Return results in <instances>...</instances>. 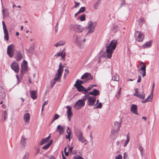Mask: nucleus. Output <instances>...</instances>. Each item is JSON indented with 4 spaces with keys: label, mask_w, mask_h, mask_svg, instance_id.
I'll use <instances>...</instances> for the list:
<instances>
[{
    "label": "nucleus",
    "mask_w": 159,
    "mask_h": 159,
    "mask_svg": "<svg viewBox=\"0 0 159 159\" xmlns=\"http://www.w3.org/2000/svg\"><path fill=\"white\" fill-rule=\"evenodd\" d=\"M135 93H134L137 94L138 93V89L136 88L135 89Z\"/></svg>",
    "instance_id": "63"
},
{
    "label": "nucleus",
    "mask_w": 159,
    "mask_h": 159,
    "mask_svg": "<svg viewBox=\"0 0 159 159\" xmlns=\"http://www.w3.org/2000/svg\"><path fill=\"white\" fill-rule=\"evenodd\" d=\"M27 139L24 136H22L20 139V144L25 147Z\"/></svg>",
    "instance_id": "25"
},
{
    "label": "nucleus",
    "mask_w": 159,
    "mask_h": 159,
    "mask_svg": "<svg viewBox=\"0 0 159 159\" xmlns=\"http://www.w3.org/2000/svg\"><path fill=\"white\" fill-rule=\"evenodd\" d=\"M154 84H153L152 89V93L151 94L149 95L148 97L145 99L144 100H143L142 101V102L144 103L147 102H151L152 100V92L154 90Z\"/></svg>",
    "instance_id": "13"
},
{
    "label": "nucleus",
    "mask_w": 159,
    "mask_h": 159,
    "mask_svg": "<svg viewBox=\"0 0 159 159\" xmlns=\"http://www.w3.org/2000/svg\"><path fill=\"white\" fill-rule=\"evenodd\" d=\"M85 95L84 96V97L82 99H81L82 100H83L84 102H85V101L87 99H88L89 97V93H87L84 94Z\"/></svg>",
    "instance_id": "36"
},
{
    "label": "nucleus",
    "mask_w": 159,
    "mask_h": 159,
    "mask_svg": "<svg viewBox=\"0 0 159 159\" xmlns=\"http://www.w3.org/2000/svg\"><path fill=\"white\" fill-rule=\"evenodd\" d=\"M141 76L140 75H139V76H138V79L137 80V82H139V83L141 81Z\"/></svg>",
    "instance_id": "57"
},
{
    "label": "nucleus",
    "mask_w": 159,
    "mask_h": 159,
    "mask_svg": "<svg viewBox=\"0 0 159 159\" xmlns=\"http://www.w3.org/2000/svg\"><path fill=\"white\" fill-rule=\"evenodd\" d=\"M75 5L74 7V8H76L80 4V2H75Z\"/></svg>",
    "instance_id": "56"
},
{
    "label": "nucleus",
    "mask_w": 159,
    "mask_h": 159,
    "mask_svg": "<svg viewBox=\"0 0 159 159\" xmlns=\"http://www.w3.org/2000/svg\"><path fill=\"white\" fill-rule=\"evenodd\" d=\"M75 87L77 89L79 92H82L84 91V87L82 85H78L77 84H75L74 85Z\"/></svg>",
    "instance_id": "19"
},
{
    "label": "nucleus",
    "mask_w": 159,
    "mask_h": 159,
    "mask_svg": "<svg viewBox=\"0 0 159 159\" xmlns=\"http://www.w3.org/2000/svg\"><path fill=\"white\" fill-rule=\"evenodd\" d=\"M85 7H81L79 11V12H84L85 11Z\"/></svg>",
    "instance_id": "45"
},
{
    "label": "nucleus",
    "mask_w": 159,
    "mask_h": 159,
    "mask_svg": "<svg viewBox=\"0 0 159 159\" xmlns=\"http://www.w3.org/2000/svg\"><path fill=\"white\" fill-rule=\"evenodd\" d=\"M81 79L88 82L89 80L93 79V77L90 73H86L81 76Z\"/></svg>",
    "instance_id": "9"
},
{
    "label": "nucleus",
    "mask_w": 159,
    "mask_h": 159,
    "mask_svg": "<svg viewBox=\"0 0 159 159\" xmlns=\"http://www.w3.org/2000/svg\"><path fill=\"white\" fill-rule=\"evenodd\" d=\"M143 21L144 19L143 18H140L138 20V23L139 25H140V26H141V25L143 24Z\"/></svg>",
    "instance_id": "41"
},
{
    "label": "nucleus",
    "mask_w": 159,
    "mask_h": 159,
    "mask_svg": "<svg viewBox=\"0 0 159 159\" xmlns=\"http://www.w3.org/2000/svg\"><path fill=\"white\" fill-rule=\"evenodd\" d=\"M88 25L89 31L87 35L89 33H93L94 31L95 28L97 25V23L95 21L93 22L91 21H89L88 23Z\"/></svg>",
    "instance_id": "4"
},
{
    "label": "nucleus",
    "mask_w": 159,
    "mask_h": 159,
    "mask_svg": "<svg viewBox=\"0 0 159 159\" xmlns=\"http://www.w3.org/2000/svg\"><path fill=\"white\" fill-rule=\"evenodd\" d=\"M65 50V48H64L61 51V56L62 59H64L66 56V53L64 52Z\"/></svg>",
    "instance_id": "35"
},
{
    "label": "nucleus",
    "mask_w": 159,
    "mask_h": 159,
    "mask_svg": "<svg viewBox=\"0 0 159 159\" xmlns=\"http://www.w3.org/2000/svg\"><path fill=\"white\" fill-rule=\"evenodd\" d=\"M100 0H98L94 4L93 7L94 9H98V6L100 4Z\"/></svg>",
    "instance_id": "33"
},
{
    "label": "nucleus",
    "mask_w": 159,
    "mask_h": 159,
    "mask_svg": "<svg viewBox=\"0 0 159 159\" xmlns=\"http://www.w3.org/2000/svg\"><path fill=\"white\" fill-rule=\"evenodd\" d=\"M121 122V120H120V123L117 121L114 122V125H112L113 129H112L111 132V137L113 139L115 138L119 130Z\"/></svg>",
    "instance_id": "2"
},
{
    "label": "nucleus",
    "mask_w": 159,
    "mask_h": 159,
    "mask_svg": "<svg viewBox=\"0 0 159 159\" xmlns=\"http://www.w3.org/2000/svg\"><path fill=\"white\" fill-rule=\"evenodd\" d=\"M58 22H57V23L55 26V32H57V30H58V29H57V26H58Z\"/></svg>",
    "instance_id": "53"
},
{
    "label": "nucleus",
    "mask_w": 159,
    "mask_h": 159,
    "mask_svg": "<svg viewBox=\"0 0 159 159\" xmlns=\"http://www.w3.org/2000/svg\"><path fill=\"white\" fill-rule=\"evenodd\" d=\"M137 106L135 104H133L131 107L130 110L131 112L134 114L138 115L139 114L137 111Z\"/></svg>",
    "instance_id": "16"
},
{
    "label": "nucleus",
    "mask_w": 159,
    "mask_h": 159,
    "mask_svg": "<svg viewBox=\"0 0 159 159\" xmlns=\"http://www.w3.org/2000/svg\"><path fill=\"white\" fill-rule=\"evenodd\" d=\"M65 128V126H61L60 125H58L56 128L57 131H58L59 134H62L64 132V130Z\"/></svg>",
    "instance_id": "14"
},
{
    "label": "nucleus",
    "mask_w": 159,
    "mask_h": 159,
    "mask_svg": "<svg viewBox=\"0 0 159 159\" xmlns=\"http://www.w3.org/2000/svg\"><path fill=\"white\" fill-rule=\"evenodd\" d=\"M117 43V40L115 39L113 40L108 45L107 43L106 44V52L107 54V56H101V57H105L106 58L110 59L111 56L113 51L115 49Z\"/></svg>",
    "instance_id": "1"
},
{
    "label": "nucleus",
    "mask_w": 159,
    "mask_h": 159,
    "mask_svg": "<svg viewBox=\"0 0 159 159\" xmlns=\"http://www.w3.org/2000/svg\"><path fill=\"white\" fill-rule=\"evenodd\" d=\"M140 92H139L137 94L134 93V95L141 99H144L145 98V94L143 93L141 94H140Z\"/></svg>",
    "instance_id": "28"
},
{
    "label": "nucleus",
    "mask_w": 159,
    "mask_h": 159,
    "mask_svg": "<svg viewBox=\"0 0 159 159\" xmlns=\"http://www.w3.org/2000/svg\"><path fill=\"white\" fill-rule=\"evenodd\" d=\"M85 102L83 100L79 99L78 100L74 106V108L76 110H79L85 105Z\"/></svg>",
    "instance_id": "6"
},
{
    "label": "nucleus",
    "mask_w": 159,
    "mask_h": 159,
    "mask_svg": "<svg viewBox=\"0 0 159 159\" xmlns=\"http://www.w3.org/2000/svg\"><path fill=\"white\" fill-rule=\"evenodd\" d=\"M79 18L80 21H84L85 19V14H83Z\"/></svg>",
    "instance_id": "42"
},
{
    "label": "nucleus",
    "mask_w": 159,
    "mask_h": 159,
    "mask_svg": "<svg viewBox=\"0 0 159 159\" xmlns=\"http://www.w3.org/2000/svg\"><path fill=\"white\" fill-rule=\"evenodd\" d=\"M75 134L78 138V140L82 143H85V144L87 143V141L83 136L81 131L80 129L76 128L75 129Z\"/></svg>",
    "instance_id": "3"
},
{
    "label": "nucleus",
    "mask_w": 159,
    "mask_h": 159,
    "mask_svg": "<svg viewBox=\"0 0 159 159\" xmlns=\"http://www.w3.org/2000/svg\"><path fill=\"white\" fill-rule=\"evenodd\" d=\"M14 46L13 44H11L8 47L7 53V55L10 57H12L14 55Z\"/></svg>",
    "instance_id": "8"
},
{
    "label": "nucleus",
    "mask_w": 159,
    "mask_h": 159,
    "mask_svg": "<svg viewBox=\"0 0 159 159\" xmlns=\"http://www.w3.org/2000/svg\"><path fill=\"white\" fill-rule=\"evenodd\" d=\"M68 147L69 148V151L70 152H71L72 151V149H73V147H70V146L69 145H68Z\"/></svg>",
    "instance_id": "58"
},
{
    "label": "nucleus",
    "mask_w": 159,
    "mask_h": 159,
    "mask_svg": "<svg viewBox=\"0 0 159 159\" xmlns=\"http://www.w3.org/2000/svg\"><path fill=\"white\" fill-rule=\"evenodd\" d=\"M91 89L90 86H89L87 89H85L84 88V91L82 92L83 94L87 93L88 92L90 91Z\"/></svg>",
    "instance_id": "39"
},
{
    "label": "nucleus",
    "mask_w": 159,
    "mask_h": 159,
    "mask_svg": "<svg viewBox=\"0 0 159 159\" xmlns=\"http://www.w3.org/2000/svg\"><path fill=\"white\" fill-rule=\"evenodd\" d=\"M11 68L16 73H18L19 71V65L18 63L15 61H13L11 64Z\"/></svg>",
    "instance_id": "12"
},
{
    "label": "nucleus",
    "mask_w": 159,
    "mask_h": 159,
    "mask_svg": "<svg viewBox=\"0 0 159 159\" xmlns=\"http://www.w3.org/2000/svg\"><path fill=\"white\" fill-rule=\"evenodd\" d=\"M29 153L28 152H26L24 156L22 159H28L29 157Z\"/></svg>",
    "instance_id": "43"
},
{
    "label": "nucleus",
    "mask_w": 159,
    "mask_h": 159,
    "mask_svg": "<svg viewBox=\"0 0 159 159\" xmlns=\"http://www.w3.org/2000/svg\"><path fill=\"white\" fill-rule=\"evenodd\" d=\"M70 26L71 28L76 33H81L82 32L83 28L80 25H71Z\"/></svg>",
    "instance_id": "10"
},
{
    "label": "nucleus",
    "mask_w": 159,
    "mask_h": 159,
    "mask_svg": "<svg viewBox=\"0 0 159 159\" xmlns=\"http://www.w3.org/2000/svg\"><path fill=\"white\" fill-rule=\"evenodd\" d=\"M96 101V98L94 96H89L87 102V104L90 107L94 105Z\"/></svg>",
    "instance_id": "11"
},
{
    "label": "nucleus",
    "mask_w": 159,
    "mask_h": 159,
    "mask_svg": "<svg viewBox=\"0 0 159 159\" xmlns=\"http://www.w3.org/2000/svg\"><path fill=\"white\" fill-rule=\"evenodd\" d=\"M4 116H7V113L6 111H4Z\"/></svg>",
    "instance_id": "64"
},
{
    "label": "nucleus",
    "mask_w": 159,
    "mask_h": 159,
    "mask_svg": "<svg viewBox=\"0 0 159 159\" xmlns=\"http://www.w3.org/2000/svg\"><path fill=\"white\" fill-rule=\"evenodd\" d=\"M124 157L123 158L126 159V158L127 157V155L126 152H124Z\"/></svg>",
    "instance_id": "60"
},
{
    "label": "nucleus",
    "mask_w": 159,
    "mask_h": 159,
    "mask_svg": "<svg viewBox=\"0 0 159 159\" xmlns=\"http://www.w3.org/2000/svg\"><path fill=\"white\" fill-rule=\"evenodd\" d=\"M102 107V103L101 102H100L98 104L95 106V105H94L93 107V109H98V108H101Z\"/></svg>",
    "instance_id": "40"
},
{
    "label": "nucleus",
    "mask_w": 159,
    "mask_h": 159,
    "mask_svg": "<svg viewBox=\"0 0 159 159\" xmlns=\"http://www.w3.org/2000/svg\"><path fill=\"white\" fill-rule=\"evenodd\" d=\"M141 64H143V66L141 67L140 70L143 71V73L142 74V77H143L145 76L146 74V65L143 62H141Z\"/></svg>",
    "instance_id": "20"
},
{
    "label": "nucleus",
    "mask_w": 159,
    "mask_h": 159,
    "mask_svg": "<svg viewBox=\"0 0 159 159\" xmlns=\"http://www.w3.org/2000/svg\"><path fill=\"white\" fill-rule=\"evenodd\" d=\"M112 80L114 81H118L119 80V75L117 74L115 75L112 77Z\"/></svg>",
    "instance_id": "37"
},
{
    "label": "nucleus",
    "mask_w": 159,
    "mask_h": 159,
    "mask_svg": "<svg viewBox=\"0 0 159 159\" xmlns=\"http://www.w3.org/2000/svg\"><path fill=\"white\" fill-rule=\"evenodd\" d=\"M34 47L33 46L30 47L29 50V52H30L31 53H33L34 52Z\"/></svg>",
    "instance_id": "48"
},
{
    "label": "nucleus",
    "mask_w": 159,
    "mask_h": 159,
    "mask_svg": "<svg viewBox=\"0 0 159 159\" xmlns=\"http://www.w3.org/2000/svg\"><path fill=\"white\" fill-rule=\"evenodd\" d=\"M152 43V41L146 42L143 45L142 47L143 48H149L151 46Z\"/></svg>",
    "instance_id": "30"
},
{
    "label": "nucleus",
    "mask_w": 159,
    "mask_h": 159,
    "mask_svg": "<svg viewBox=\"0 0 159 159\" xmlns=\"http://www.w3.org/2000/svg\"><path fill=\"white\" fill-rule=\"evenodd\" d=\"M74 159H84L82 157L79 156L77 155L74 157Z\"/></svg>",
    "instance_id": "46"
},
{
    "label": "nucleus",
    "mask_w": 159,
    "mask_h": 159,
    "mask_svg": "<svg viewBox=\"0 0 159 159\" xmlns=\"http://www.w3.org/2000/svg\"><path fill=\"white\" fill-rule=\"evenodd\" d=\"M64 67V66H62L61 63L60 64L59 66V69L57 70V73L55 75V77L53 80L55 81H60V78L63 71L62 68Z\"/></svg>",
    "instance_id": "5"
},
{
    "label": "nucleus",
    "mask_w": 159,
    "mask_h": 159,
    "mask_svg": "<svg viewBox=\"0 0 159 159\" xmlns=\"http://www.w3.org/2000/svg\"><path fill=\"white\" fill-rule=\"evenodd\" d=\"M122 155L119 154L116 157L115 159H122Z\"/></svg>",
    "instance_id": "52"
},
{
    "label": "nucleus",
    "mask_w": 159,
    "mask_h": 159,
    "mask_svg": "<svg viewBox=\"0 0 159 159\" xmlns=\"http://www.w3.org/2000/svg\"><path fill=\"white\" fill-rule=\"evenodd\" d=\"M66 107L67 109V117L69 120H70L72 114L71 111V108L70 107L68 106H66Z\"/></svg>",
    "instance_id": "15"
},
{
    "label": "nucleus",
    "mask_w": 159,
    "mask_h": 159,
    "mask_svg": "<svg viewBox=\"0 0 159 159\" xmlns=\"http://www.w3.org/2000/svg\"><path fill=\"white\" fill-rule=\"evenodd\" d=\"M30 116L29 113L25 114L24 116V119L25 122H28L30 119Z\"/></svg>",
    "instance_id": "29"
},
{
    "label": "nucleus",
    "mask_w": 159,
    "mask_h": 159,
    "mask_svg": "<svg viewBox=\"0 0 159 159\" xmlns=\"http://www.w3.org/2000/svg\"><path fill=\"white\" fill-rule=\"evenodd\" d=\"M121 88L120 89L119 91L117 93V94L116 96V98L117 99H118L120 95L121 94Z\"/></svg>",
    "instance_id": "44"
},
{
    "label": "nucleus",
    "mask_w": 159,
    "mask_h": 159,
    "mask_svg": "<svg viewBox=\"0 0 159 159\" xmlns=\"http://www.w3.org/2000/svg\"><path fill=\"white\" fill-rule=\"evenodd\" d=\"M121 6L120 7L122 6H125L126 5V3L124 0H121Z\"/></svg>",
    "instance_id": "50"
},
{
    "label": "nucleus",
    "mask_w": 159,
    "mask_h": 159,
    "mask_svg": "<svg viewBox=\"0 0 159 159\" xmlns=\"http://www.w3.org/2000/svg\"><path fill=\"white\" fill-rule=\"evenodd\" d=\"M48 100L45 101L42 105L44 106L45 105L47 104L48 103Z\"/></svg>",
    "instance_id": "61"
},
{
    "label": "nucleus",
    "mask_w": 159,
    "mask_h": 159,
    "mask_svg": "<svg viewBox=\"0 0 159 159\" xmlns=\"http://www.w3.org/2000/svg\"><path fill=\"white\" fill-rule=\"evenodd\" d=\"M139 149L140 150V151L141 152V155H143L142 152L143 150V148L142 147V146L140 145H139Z\"/></svg>",
    "instance_id": "51"
},
{
    "label": "nucleus",
    "mask_w": 159,
    "mask_h": 159,
    "mask_svg": "<svg viewBox=\"0 0 159 159\" xmlns=\"http://www.w3.org/2000/svg\"><path fill=\"white\" fill-rule=\"evenodd\" d=\"M71 134H70L69 133V134H68V135H66V138L67 139H69V140L70 139V136Z\"/></svg>",
    "instance_id": "59"
},
{
    "label": "nucleus",
    "mask_w": 159,
    "mask_h": 159,
    "mask_svg": "<svg viewBox=\"0 0 159 159\" xmlns=\"http://www.w3.org/2000/svg\"><path fill=\"white\" fill-rule=\"evenodd\" d=\"M2 26H3V31L7 30L6 26V25L5 24V23L4 22V21H2Z\"/></svg>",
    "instance_id": "47"
},
{
    "label": "nucleus",
    "mask_w": 159,
    "mask_h": 159,
    "mask_svg": "<svg viewBox=\"0 0 159 159\" xmlns=\"http://www.w3.org/2000/svg\"><path fill=\"white\" fill-rule=\"evenodd\" d=\"M28 70L27 66H24L23 65H21V68L20 70L21 74L22 75L24 74Z\"/></svg>",
    "instance_id": "24"
},
{
    "label": "nucleus",
    "mask_w": 159,
    "mask_h": 159,
    "mask_svg": "<svg viewBox=\"0 0 159 159\" xmlns=\"http://www.w3.org/2000/svg\"><path fill=\"white\" fill-rule=\"evenodd\" d=\"M50 137L51 136L50 135H49L48 137L45 138L43 139L41 141L39 145H42L44 144L45 143H46L47 141H48L49 139L50 138Z\"/></svg>",
    "instance_id": "23"
},
{
    "label": "nucleus",
    "mask_w": 159,
    "mask_h": 159,
    "mask_svg": "<svg viewBox=\"0 0 159 159\" xmlns=\"http://www.w3.org/2000/svg\"><path fill=\"white\" fill-rule=\"evenodd\" d=\"M40 148H38L36 150V152L35 153V156H36L38 154V153L39 152H40Z\"/></svg>",
    "instance_id": "54"
},
{
    "label": "nucleus",
    "mask_w": 159,
    "mask_h": 159,
    "mask_svg": "<svg viewBox=\"0 0 159 159\" xmlns=\"http://www.w3.org/2000/svg\"><path fill=\"white\" fill-rule=\"evenodd\" d=\"M66 43V41L64 40H61L56 43L54 46L57 47L58 46H61L64 45Z\"/></svg>",
    "instance_id": "27"
},
{
    "label": "nucleus",
    "mask_w": 159,
    "mask_h": 159,
    "mask_svg": "<svg viewBox=\"0 0 159 159\" xmlns=\"http://www.w3.org/2000/svg\"><path fill=\"white\" fill-rule=\"evenodd\" d=\"M66 132L68 134H69V133L70 134H71V131L69 129V127H67V128L66 129Z\"/></svg>",
    "instance_id": "55"
},
{
    "label": "nucleus",
    "mask_w": 159,
    "mask_h": 159,
    "mask_svg": "<svg viewBox=\"0 0 159 159\" xmlns=\"http://www.w3.org/2000/svg\"><path fill=\"white\" fill-rule=\"evenodd\" d=\"M52 139H51L50 141L46 145H44L42 148V149L43 150H46L47 148H48L50 145L52 144Z\"/></svg>",
    "instance_id": "26"
},
{
    "label": "nucleus",
    "mask_w": 159,
    "mask_h": 159,
    "mask_svg": "<svg viewBox=\"0 0 159 159\" xmlns=\"http://www.w3.org/2000/svg\"><path fill=\"white\" fill-rule=\"evenodd\" d=\"M59 117V116L57 114H55L53 117V118L51 122V124L52 123V122L55 120L58 119Z\"/></svg>",
    "instance_id": "38"
},
{
    "label": "nucleus",
    "mask_w": 159,
    "mask_h": 159,
    "mask_svg": "<svg viewBox=\"0 0 159 159\" xmlns=\"http://www.w3.org/2000/svg\"><path fill=\"white\" fill-rule=\"evenodd\" d=\"M4 32L5 34L4 38L6 41H7L9 39V35L8 31L7 30H4Z\"/></svg>",
    "instance_id": "32"
},
{
    "label": "nucleus",
    "mask_w": 159,
    "mask_h": 159,
    "mask_svg": "<svg viewBox=\"0 0 159 159\" xmlns=\"http://www.w3.org/2000/svg\"><path fill=\"white\" fill-rule=\"evenodd\" d=\"M56 83L55 81L54 80H52L51 82V88H52L53 86H54V85Z\"/></svg>",
    "instance_id": "49"
},
{
    "label": "nucleus",
    "mask_w": 159,
    "mask_h": 159,
    "mask_svg": "<svg viewBox=\"0 0 159 159\" xmlns=\"http://www.w3.org/2000/svg\"><path fill=\"white\" fill-rule=\"evenodd\" d=\"M129 134V133H128V134L127 135L126 137H127V139L125 141V143L124 145V147H125L127 145V144L129 142L130 139L129 137V136L128 135Z\"/></svg>",
    "instance_id": "34"
},
{
    "label": "nucleus",
    "mask_w": 159,
    "mask_h": 159,
    "mask_svg": "<svg viewBox=\"0 0 159 159\" xmlns=\"http://www.w3.org/2000/svg\"><path fill=\"white\" fill-rule=\"evenodd\" d=\"M23 54L20 51L17 52L16 55V59L17 61H20L22 58Z\"/></svg>",
    "instance_id": "17"
},
{
    "label": "nucleus",
    "mask_w": 159,
    "mask_h": 159,
    "mask_svg": "<svg viewBox=\"0 0 159 159\" xmlns=\"http://www.w3.org/2000/svg\"><path fill=\"white\" fill-rule=\"evenodd\" d=\"M85 83H87V82L84 80H79L77 79L76 81L75 84H77V85H80Z\"/></svg>",
    "instance_id": "31"
},
{
    "label": "nucleus",
    "mask_w": 159,
    "mask_h": 159,
    "mask_svg": "<svg viewBox=\"0 0 159 159\" xmlns=\"http://www.w3.org/2000/svg\"><path fill=\"white\" fill-rule=\"evenodd\" d=\"M30 96L31 98L33 99H36L37 97L36 90H31L30 91Z\"/></svg>",
    "instance_id": "21"
},
{
    "label": "nucleus",
    "mask_w": 159,
    "mask_h": 159,
    "mask_svg": "<svg viewBox=\"0 0 159 159\" xmlns=\"http://www.w3.org/2000/svg\"><path fill=\"white\" fill-rule=\"evenodd\" d=\"M73 39L74 43H75L78 44L80 42L81 40L80 39V38L78 37V36L76 34H74L73 36Z\"/></svg>",
    "instance_id": "22"
},
{
    "label": "nucleus",
    "mask_w": 159,
    "mask_h": 159,
    "mask_svg": "<svg viewBox=\"0 0 159 159\" xmlns=\"http://www.w3.org/2000/svg\"><path fill=\"white\" fill-rule=\"evenodd\" d=\"M24 64L23 66H27V62L26 61H24Z\"/></svg>",
    "instance_id": "62"
},
{
    "label": "nucleus",
    "mask_w": 159,
    "mask_h": 159,
    "mask_svg": "<svg viewBox=\"0 0 159 159\" xmlns=\"http://www.w3.org/2000/svg\"><path fill=\"white\" fill-rule=\"evenodd\" d=\"M88 93L89 95H92L95 97V96L99 94V91L96 89H93L92 91L89 92Z\"/></svg>",
    "instance_id": "18"
},
{
    "label": "nucleus",
    "mask_w": 159,
    "mask_h": 159,
    "mask_svg": "<svg viewBox=\"0 0 159 159\" xmlns=\"http://www.w3.org/2000/svg\"><path fill=\"white\" fill-rule=\"evenodd\" d=\"M135 37L136 40L138 42H142L144 37V35L139 31H135Z\"/></svg>",
    "instance_id": "7"
}]
</instances>
